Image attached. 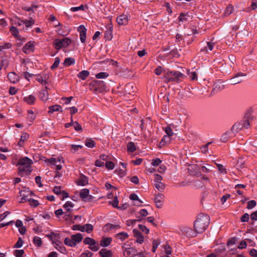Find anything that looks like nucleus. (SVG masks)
Masks as SVG:
<instances>
[{
  "label": "nucleus",
  "mask_w": 257,
  "mask_h": 257,
  "mask_svg": "<svg viewBox=\"0 0 257 257\" xmlns=\"http://www.w3.org/2000/svg\"><path fill=\"white\" fill-rule=\"evenodd\" d=\"M80 196L85 201L92 199V196L89 195V191L87 189H82L80 192Z\"/></svg>",
  "instance_id": "nucleus-10"
},
{
  "label": "nucleus",
  "mask_w": 257,
  "mask_h": 257,
  "mask_svg": "<svg viewBox=\"0 0 257 257\" xmlns=\"http://www.w3.org/2000/svg\"><path fill=\"white\" fill-rule=\"evenodd\" d=\"M189 17L187 14H181L179 17V20L180 22H184L186 21Z\"/></svg>",
  "instance_id": "nucleus-48"
},
{
  "label": "nucleus",
  "mask_w": 257,
  "mask_h": 257,
  "mask_svg": "<svg viewBox=\"0 0 257 257\" xmlns=\"http://www.w3.org/2000/svg\"><path fill=\"white\" fill-rule=\"evenodd\" d=\"M130 198L131 200L135 201V202L134 203V204L135 205L140 206L142 203V202L139 199L138 195L135 194H131L130 196Z\"/></svg>",
  "instance_id": "nucleus-26"
},
{
  "label": "nucleus",
  "mask_w": 257,
  "mask_h": 257,
  "mask_svg": "<svg viewBox=\"0 0 257 257\" xmlns=\"http://www.w3.org/2000/svg\"><path fill=\"white\" fill-rule=\"evenodd\" d=\"M165 196L161 193L156 194L154 198V202L158 208H161L164 201Z\"/></svg>",
  "instance_id": "nucleus-8"
},
{
  "label": "nucleus",
  "mask_w": 257,
  "mask_h": 257,
  "mask_svg": "<svg viewBox=\"0 0 257 257\" xmlns=\"http://www.w3.org/2000/svg\"><path fill=\"white\" fill-rule=\"evenodd\" d=\"M137 221H141V219L128 220L126 221V224L127 226H131L135 224Z\"/></svg>",
  "instance_id": "nucleus-62"
},
{
  "label": "nucleus",
  "mask_w": 257,
  "mask_h": 257,
  "mask_svg": "<svg viewBox=\"0 0 257 257\" xmlns=\"http://www.w3.org/2000/svg\"><path fill=\"white\" fill-rule=\"evenodd\" d=\"M35 20L33 18H31L29 20H24V25L25 26L26 30L31 28L34 24Z\"/></svg>",
  "instance_id": "nucleus-29"
},
{
  "label": "nucleus",
  "mask_w": 257,
  "mask_h": 257,
  "mask_svg": "<svg viewBox=\"0 0 257 257\" xmlns=\"http://www.w3.org/2000/svg\"><path fill=\"white\" fill-rule=\"evenodd\" d=\"M116 21L119 25H126L128 22V17L127 15L122 14L117 18Z\"/></svg>",
  "instance_id": "nucleus-11"
},
{
  "label": "nucleus",
  "mask_w": 257,
  "mask_h": 257,
  "mask_svg": "<svg viewBox=\"0 0 257 257\" xmlns=\"http://www.w3.org/2000/svg\"><path fill=\"white\" fill-rule=\"evenodd\" d=\"M73 229L75 230H79L82 232L84 231V225H74L73 226Z\"/></svg>",
  "instance_id": "nucleus-58"
},
{
  "label": "nucleus",
  "mask_w": 257,
  "mask_h": 257,
  "mask_svg": "<svg viewBox=\"0 0 257 257\" xmlns=\"http://www.w3.org/2000/svg\"><path fill=\"white\" fill-rule=\"evenodd\" d=\"M75 63V59L71 57H68L65 59L64 62V65L65 66H69Z\"/></svg>",
  "instance_id": "nucleus-34"
},
{
  "label": "nucleus",
  "mask_w": 257,
  "mask_h": 257,
  "mask_svg": "<svg viewBox=\"0 0 257 257\" xmlns=\"http://www.w3.org/2000/svg\"><path fill=\"white\" fill-rule=\"evenodd\" d=\"M24 253L25 252L23 249H17L15 250L14 255L16 257H23Z\"/></svg>",
  "instance_id": "nucleus-46"
},
{
  "label": "nucleus",
  "mask_w": 257,
  "mask_h": 257,
  "mask_svg": "<svg viewBox=\"0 0 257 257\" xmlns=\"http://www.w3.org/2000/svg\"><path fill=\"white\" fill-rule=\"evenodd\" d=\"M71 238L73 239V240L74 241V243H76V244L77 243L80 242L81 241V240L83 238V236L81 233H76L74 235H72Z\"/></svg>",
  "instance_id": "nucleus-27"
},
{
  "label": "nucleus",
  "mask_w": 257,
  "mask_h": 257,
  "mask_svg": "<svg viewBox=\"0 0 257 257\" xmlns=\"http://www.w3.org/2000/svg\"><path fill=\"white\" fill-rule=\"evenodd\" d=\"M101 257H112L113 252L111 250L106 248H102L99 252Z\"/></svg>",
  "instance_id": "nucleus-15"
},
{
  "label": "nucleus",
  "mask_w": 257,
  "mask_h": 257,
  "mask_svg": "<svg viewBox=\"0 0 257 257\" xmlns=\"http://www.w3.org/2000/svg\"><path fill=\"white\" fill-rule=\"evenodd\" d=\"M74 207L73 203L71 201H67L63 205L64 208L68 211H70L72 210Z\"/></svg>",
  "instance_id": "nucleus-32"
},
{
  "label": "nucleus",
  "mask_w": 257,
  "mask_h": 257,
  "mask_svg": "<svg viewBox=\"0 0 257 257\" xmlns=\"http://www.w3.org/2000/svg\"><path fill=\"white\" fill-rule=\"evenodd\" d=\"M19 194L20 196L22 197V198L20 201V203H21L28 201L30 199L29 198V196L33 195V193L29 189H25L23 190H21L20 191Z\"/></svg>",
  "instance_id": "nucleus-5"
},
{
  "label": "nucleus",
  "mask_w": 257,
  "mask_h": 257,
  "mask_svg": "<svg viewBox=\"0 0 257 257\" xmlns=\"http://www.w3.org/2000/svg\"><path fill=\"white\" fill-rule=\"evenodd\" d=\"M35 43L34 41H29L27 43L23 48V52L25 54H30L33 52L35 50Z\"/></svg>",
  "instance_id": "nucleus-7"
},
{
  "label": "nucleus",
  "mask_w": 257,
  "mask_h": 257,
  "mask_svg": "<svg viewBox=\"0 0 257 257\" xmlns=\"http://www.w3.org/2000/svg\"><path fill=\"white\" fill-rule=\"evenodd\" d=\"M28 201L29 202L30 205L33 207H36L39 204L37 200L33 199L30 198Z\"/></svg>",
  "instance_id": "nucleus-57"
},
{
  "label": "nucleus",
  "mask_w": 257,
  "mask_h": 257,
  "mask_svg": "<svg viewBox=\"0 0 257 257\" xmlns=\"http://www.w3.org/2000/svg\"><path fill=\"white\" fill-rule=\"evenodd\" d=\"M211 142L207 143L206 145L202 146L201 148V151L203 153H206L208 150V146L211 144Z\"/></svg>",
  "instance_id": "nucleus-53"
},
{
  "label": "nucleus",
  "mask_w": 257,
  "mask_h": 257,
  "mask_svg": "<svg viewBox=\"0 0 257 257\" xmlns=\"http://www.w3.org/2000/svg\"><path fill=\"white\" fill-rule=\"evenodd\" d=\"M196 69L194 68L192 69L191 70L188 71L187 74L189 78L192 80H197V72L196 71Z\"/></svg>",
  "instance_id": "nucleus-18"
},
{
  "label": "nucleus",
  "mask_w": 257,
  "mask_h": 257,
  "mask_svg": "<svg viewBox=\"0 0 257 257\" xmlns=\"http://www.w3.org/2000/svg\"><path fill=\"white\" fill-rule=\"evenodd\" d=\"M8 78L13 83L17 82L19 80V76L14 72H10L8 75Z\"/></svg>",
  "instance_id": "nucleus-17"
},
{
  "label": "nucleus",
  "mask_w": 257,
  "mask_h": 257,
  "mask_svg": "<svg viewBox=\"0 0 257 257\" xmlns=\"http://www.w3.org/2000/svg\"><path fill=\"white\" fill-rule=\"evenodd\" d=\"M33 243L36 246L40 247L42 244V241L40 237L36 236L33 238Z\"/></svg>",
  "instance_id": "nucleus-33"
},
{
  "label": "nucleus",
  "mask_w": 257,
  "mask_h": 257,
  "mask_svg": "<svg viewBox=\"0 0 257 257\" xmlns=\"http://www.w3.org/2000/svg\"><path fill=\"white\" fill-rule=\"evenodd\" d=\"M233 11V8L231 5L228 6L225 10V14L226 16L231 14Z\"/></svg>",
  "instance_id": "nucleus-45"
},
{
  "label": "nucleus",
  "mask_w": 257,
  "mask_h": 257,
  "mask_svg": "<svg viewBox=\"0 0 257 257\" xmlns=\"http://www.w3.org/2000/svg\"><path fill=\"white\" fill-rule=\"evenodd\" d=\"M80 10H84V6L82 5L79 7H72L70 9V11L73 12H75Z\"/></svg>",
  "instance_id": "nucleus-64"
},
{
  "label": "nucleus",
  "mask_w": 257,
  "mask_h": 257,
  "mask_svg": "<svg viewBox=\"0 0 257 257\" xmlns=\"http://www.w3.org/2000/svg\"><path fill=\"white\" fill-rule=\"evenodd\" d=\"M89 75V72L87 70H83L77 74V77L82 80H85Z\"/></svg>",
  "instance_id": "nucleus-28"
},
{
  "label": "nucleus",
  "mask_w": 257,
  "mask_h": 257,
  "mask_svg": "<svg viewBox=\"0 0 257 257\" xmlns=\"http://www.w3.org/2000/svg\"><path fill=\"white\" fill-rule=\"evenodd\" d=\"M112 239L110 237L103 238L100 242V245L102 247L108 246L111 243Z\"/></svg>",
  "instance_id": "nucleus-24"
},
{
  "label": "nucleus",
  "mask_w": 257,
  "mask_h": 257,
  "mask_svg": "<svg viewBox=\"0 0 257 257\" xmlns=\"http://www.w3.org/2000/svg\"><path fill=\"white\" fill-rule=\"evenodd\" d=\"M71 43V40L68 38H65L62 40L56 39L53 42V45L55 48L57 50H59L62 47H68Z\"/></svg>",
  "instance_id": "nucleus-3"
},
{
  "label": "nucleus",
  "mask_w": 257,
  "mask_h": 257,
  "mask_svg": "<svg viewBox=\"0 0 257 257\" xmlns=\"http://www.w3.org/2000/svg\"><path fill=\"white\" fill-rule=\"evenodd\" d=\"M88 183V179L87 177L84 176H81L78 181L77 182V184L79 186H85Z\"/></svg>",
  "instance_id": "nucleus-25"
},
{
  "label": "nucleus",
  "mask_w": 257,
  "mask_h": 257,
  "mask_svg": "<svg viewBox=\"0 0 257 257\" xmlns=\"http://www.w3.org/2000/svg\"><path fill=\"white\" fill-rule=\"evenodd\" d=\"M46 236L52 241L54 245H59L61 244V242L60 241V236L58 233L51 232L50 234H46Z\"/></svg>",
  "instance_id": "nucleus-6"
},
{
  "label": "nucleus",
  "mask_w": 257,
  "mask_h": 257,
  "mask_svg": "<svg viewBox=\"0 0 257 257\" xmlns=\"http://www.w3.org/2000/svg\"><path fill=\"white\" fill-rule=\"evenodd\" d=\"M162 162V161L159 158H156L152 161L151 164L154 167L159 166Z\"/></svg>",
  "instance_id": "nucleus-50"
},
{
  "label": "nucleus",
  "mask_w": 257,
  "mask_h": 257,
  "mask_svg": "<svg viewBox=\"0 0 257 257\" xmlns=\"http://www.w3.org/2000/svg\"><path fill=\"white\" fill-rule=\"evenodd\" d=\"M95 241V240L90 238V237H86L84 240H83V242L85 244H88V245H93V243L94 244V242Z\"/></svg>",
  "instance_id": "nucleus-47"
},
{
  "label": "nucleus",
  "mask_w": 257,
  "mask_h": 257,
  "mask_svg": "<svg viewBox=\"0 0 257 257\" xmlns=\"http://www.w3.org/2000/svg\"><path fill=\"white\" fill-rule=\"evenodd\" d=\"M244 76H245V74L241 73H238L236 74L234 77L229 80V83L232 85H235L236 84L239 83L242 81V79L239 78V77Z\"/></svg>",
  "instance_id": "nucleus-13"
},
{
  "label": "nucleus",
  "mask_w": 257,
  "mask_h": 257,
  "mask_svg": "<svg viewBox=\"0 0 257 257\" xmlns=\"http://www.w3.org/2000/svg\"><path fill=\"white\" fill-rule=\"evenodd\" d=\"M216 166L219 172L223 174H225L227 173V171L226 168L221 164H216Z\"/></svg>",
  "instance_id": "nucleus-42"
},
{
  "label": "nucleus",
  "mask_w": 257,
  "mask_h": 257,
  "mask_svg": "<svg viewBox=\"0 0 257 257\" xmlns=\"http://www.w3.org/2000/svg\"><path fill=\"white\" fill-rule=\"evenodd\" d=\"M64 243L65 245L71 247H75L76 246V243H74V241L71 237V238L68 237L65 238L64 239Z\"/></svg>",
  "instance_id": "nucleus-30"
},
{
  "label": "nucleus",
  "mask_w": 257,
  "mask_h": 257,
  "mask_svg": "<svg viewBox=\"0 0 257 257\" xmlns=\"http://www.w3.org/2000/svg\"><path fill=\"white\" fill-rule=\"evenodd\" d=\"M242 129L241 124L239 122H236L232 126V128L230 131V133L234 136L236 133Z\"/></svg>",
  "instance_id": "nucleus-14"
},
{
  "label": "nucleus",
  "mask_w": 257,
  "mask_h": 257,
  "mask_svg": "<svg viewBox=\"0 0 257 257\" xmlns=\"http://www.w3.org/2000/svg\"><path fill=\"white\" fill-rule=\"evenodd\" d=\"M256 204V203L255 200L249 201L247 202V208L249 209H252L255 206Z\"/></svg>",
  "instance_id": "nucleus-59"
},
{
  "label": "nucleus",
  "mask_w": 257,
  "mask_h": 257,
  "mask_svg": "<svg viewBox=\"0 0 257 257\" xmlns=\"http://www.w3.org/2000/svg\"><path fill=\"white\" fill-rule=\"evenodd\" d=\"M241 124V128H248L250 123L248 120H243L239 122Z\"/></svg>",
  "instance_id": "nucleus-43"
},
{
  "label": "nucleus",
  "mask_w": 257,
  "mask_h": 257,
  "mask_svg": "<svg viewBox=\"0 0 257 257\" xmlns=\"http://www.w3.org/2000/svg\"><path fill=\"white\" fill-rule=\"evenodd\" d=\"M132 252H134V249L132 248H128L125 250L124 254L126 256V257H132L134 254H131Z\"/></svg>",
  "instance_id": "nucleus-49"
},
{
  "label": "nucleus",
  "mask_w": 257,
  "mask_h": 257,
  "mask_svg": "<svg viewBox=\"0 0 257 257\" xmlns=\"http://www.w3.org/2000/svg\"><path fill=\"white\" fill-rule=\"evenodd\" d=\"M48 92L46 90H42L39 92V98L44 101H46L48 99Z\"/></svg>",
  "instance_id": "nucleus-19"
},
{
  "label": "nucleus",
  "mask_w": 257,
  "mask_h": 257,
  "mask_svg": "<svg viewBox=\"0 0 257 257\" xmlns=\"http://www.w3.org/2000/svg\"><path fill=\"white\" fill-rule=\"evenodd\" d=\"M23 244V240L21 237H19L16 243L14 245L15 248H20L22 246Z\"/></svg>",
  "instance_id": "nucleus-60"
},
{
  "label": "nucleus",
  "mask_w": 257,
  "mask_h": 257,
  "mask_svg": "<svg viewBox=\"0 0 257 257\" xmlns=\"http://www.w3.org/2000/svg\"><path fill=\"white\" fill-rule=\"evenodd\" d=\"M54 247L59 251H60L61 252L64 253L66 249L64 247V246L63 245L62 243L61 242V244L59 245H54Z\"/></svg>",
  "instance_id": "nucleus-61"
},
{
  "label": "nucleus",
  "mask_w": 257,
  "mask_h": 257,
  "mask_svg": "<svg viewBox=\"0 0 257 257\" xmlns=\"http://www.w3.org/2000/svg\"><path fill=\"white\" fill-rule=\"evenodd\" d=\"M71 151L72 153H75L76 151H78L79 149H81L83 146L81 145H72L71 146Z\"/></svg>",
  "instance_id": "nucleus-52"
},
{
  "label": "nucleus",
  "mask_w": 257,
  "mask_h": 257,
  "mask_svg": "<svg viewBox=\"0 0 257 257\" xmlns=\"http://www.w3.org/2000/svg\"><path fill=\"white\" fill-rule=\"evenodd\" d=\"M128 237V235L126 232H121L115 234V238L121 241L125 240Z\"/></svg>",
  "instance_id": "nucleus-20"
},
{
  "label": "nucleus",
  "mask_w": 257,
  "mask_h": 257,
  "mask_svg": "<svg viewBox=\"0 0 257 257\" xmlns=\"http://www.w3.org/2000/svg\"><path fill=\"white\" fill-rule=\"evenodd\" d=\"M105 167L108 170H113L114 168V164L111 161H108L105 163Z\"/></svg>",
  "instance_id": "nucleus-56"
},
{
  "label": "nucleus",
  "mask_w": 257,
  "mask_h": 257,
  "mask_svg": "<svg viewBox=\"0 0 257 257\" xmlns=\"http://www.w3.org/2000/svg\"><path fill=\"white\" fill-rule=\"evenodd\" d=\"M148 214V211L145 209H141L139 212H138L137 214V217L138 219H141V216L143 217L147 216Z\"/></svg>",
  "instance_id": "nucleus-35"
},
{
  "label": "nucleus",
  "mask_w": 257,
  "mask_h": 257,
  "mask_svg": "<svg viewBox=\"0 0 257 257\" xmlns=\"http://www.w3.org/2000/svg\"><path fill=\"white\" fill-rule=\"evenodd\" d=\"M49 76L47 74H43L37 75L36 80L38 82L42 84H46L47 80L48 79Z\"/></svg>",
  "instance_id": "nucleus-16"
},
{
  "label": "nucleus",
  "mask_w": 257,
  "mask_h": 257,
  "mask_svg": "<svg viewBox=\"0 0 257 257\" xmlns=\"http://www.w3.org/2000/svg\"><path fill=\"white\" fill-rule=\"evenodd\" d=\"M28 118L30 119V121H33L35 118V115L34 113V112L32 110H28Z\"/></svg>",
  "instance_id": "nucleus-54"
},
{
  "label": "nucleus",
  "mask_w": 257,
  "mask_h": 257,
  "mask_svg": "<svg viewBox=\"0 0 257 257\" xmlns=\"http://www.w3.org/2000/svg\"><path fill=\"white\" fill-rule=\"evenodd\" d=\"M233 137L234 136L232 135L231 133H230V131H228L222 135L220 138V140L221 142L225 143L228 141L230 138Z\"/></svg>",
  "instance_id": "nucleus-21"
},
{
  "label": "nucleus",
  "mask_w": 257,
  "mask_h": 257,
  "mask_svg": "<svg viewBox=\"0 0 257 257\" xmlns=\"http://www.w3.org/2000/svg\"><path fill=\"white\" fill-rule=\"evenodd\" d=\"M61 109V106L59 105H54L52 106H50L49 107V113H52L55 111H57L60 110Z\"/></svg>",
  "instance_id": "nucleus-31"
},
{
  "label": "nucleus",
  "mask_w": 257,
  "mask_h": 257,
  "mask_svg": "<svg viewBox=\"0 0 257 257\" xmlns=\"http://www.w3.org/2000/svg\"><path fill=\"white\" fill-rule=\"evenodd\" d=\"M78 31L80 34V39L82 43H85L86 29L84 25H80L78 27Z\"/></svg>",
  "instance_id": "nucleus-9"
},
{
  "label": "nucleus",
  "mask_w": 257,
  "mask_h": 257,
  "mask_svg": "<svg viewBox=\"0 0 257 257\" xmlns=\"http://www.w3.org/2000/svg\"><path fill=\"white\" fill-rule=\"evenodd\" d=\"M85 145L88 148H92L95 147V142L91 139H87L85 141Z\"/></svg>",
  "instance_id": "nucleus-38"
},
{
  "label": "nucleus",
  "mask_w": 257,
  "mask_h": 257,
  "mask_svg": "<svg viewBox=\"0 0 257 257\" xmlns=\"http://www.w3.org/2000/svg\"><path fill=\"white\" fill-rule=\"evenodd\" d=\"M45 162L48 164L55 166L56 169L57 171H59L62 169V164L64 163V160L61 157L57 158H51L49 159H46Z\"/></svg>",
  "instance_id": "nucleus-4"
},
{
  "label": "nucleus",
  "mask_w": 257,
  "mask_h": 257,
  "mask_svg": "<svg viewBox=\"0 0 257 257\" xmlns=\"http://www.w3.org/2000/svg\"><path fill=\"white\" fill-rule=\"evenodd\" d=\"M23 99L24 101L28 104H32L35 102L36 100V97L33 95H30L24 97Z\"/></svg>",
  "instance_id": "nucleus-22"
},
{
  "label": "nucleus",
  "mask_w": 257,
  "mask_h": 257,
  "mask_svg": "<svg viewBox=\"0 0 257 257\" xmlns=\"http://www.w3.org/2000/svg\"><path fill=\"white\" fill-rule=\"evenodd\" d=\"M33 161L27 157H21L18 161L17 165L19 166L20 175L30 174L32 172L31 165Z\"/></svg>",
  "instance_id": "nucleus-1"
},
{
  "label": "nucleus",
  "mask_w": 257,
  "mask_h": 257,
  "mask_svg": "<svg viewBox=\"0 0 257 257\" xmlns=\"http://www.w3.org/2000/svg\"><path fill=\"white\" fill-rule=\"evenodd\" d=\"M89 248L93 251H96L99 249V245L96 243V241H95L94 242V244L93 243V245H89Z\"/></svg>",
  "instance_id": "nucleus-55"
},
{
  "label": "nucleus",
  "mask_w": 257,
  "mask_h": 257,
  "mask_svg": "<svg viewBox=\"0 0 257 257\" xmlns=\"http://www.w3.org/2000/svg\"><path fill=\"white\" fill-rule=\"evenodd\" d=\"M60 60L58 57H56L55 59V61L53 65L51 66L52 69L56 68L60 64Z\"/></svg>",
  "instance_id": "nucleus-51"
},
{
  "label": "nucleus",
  "mask_w": 257,
  "mask_h": 257,
  "mask_svg": "<svg viewBox=\"0 0 257 257\" xmlns=\"http://www.w3.org/2000/svg\"><path fill=\"white\" fill-rule=\"evenodd\" d=\"M109 76V74L107 72H102L97 74L95 77L97 79H104L107 78Z\"/></svg>",
  "instance_id": "nucleus-37"
},
{
  "label": "nucleus",
  "mask_w": 257,
  "mask_h": 257,
  "mask_svg": "<svg viewBox=\"0 0 257 257\" xmlns=\"http://www.w3.org/2000/svg\"><path fill=\"white\" fill-rule=\"evenodd\" d=\"M155 186L156 189H157L159 191L162 192L165 189V185L161 182H156L155 183Z\"/></svg>",
  "instance_id": "nucleus-36"
},
{
  "label": "nucleus",
  "mask_w": 257,
  "mask_h": 257,
  "mask_svg": "<svg viewBox=\"0 0 257 257\" xmlns=\"http://www.w3.org/2000/svg\"><path fill=\"white\" fill-rule=\"evenodd\" d=\"M84 231L87 233H90L93 230V226L91 224H86L84 225Z\"/></svg>",
  "instance_id": "nucleus-44"
},
{
  "label": "nucleus",
  "mask_w": 257,
  "mask_h": 257,
  "mask_svg": "<svg viewBox=\"0 0 257 257\" xmlns=\"http://www.w3.org/2000/svg\"><path fill=\"white\" fill-rule=\"evenodd\" d=\"M224 88V85L219 80H217L213 84V90H214L219 91V90H221L223 89Z\"/></svg>",
  "instance_id": "nucleus-23"
},
{
  "label": "nucleus",
  "mask_w": 257,
  "mask_h": 257,
  "mask_svg": "<svg viewBox=\"0 0 257 257\" xmlns=\"http://www.w3.org/2000/svg\"><path fill=\"white\" fill-rule=\"evenodd\" d=\"M209 216L206 214H200L194 223V229L196 232H203L209 223Z\"/></svg>",
  "instance_id": "nucleus-2"
},
{
  "label": "nucleus",
  "mask_w": 257,
  "mask_h": 257,
  "mask_svg": "<svg viewBox=\"0 0 257 257\" xmlns=\"http://www.w3.org/2000/svg\"><path fill=\"white\" fill-rule=\"evenodd\" d=\"M10 32L11 34L18 40V41H25V39L21 37L19 35V32L17 28H16L15 27H11L10 29Z\"/></svg>",
  "instance_id": "nucleus-12"
},
{
  "label": "nucleus",
  "mask_w": 257,
  "mask_h": 257,
  "mask_svg": "<svg viewBox=\"0 0 257 257\" xmlns=\"http://www.w3.org/2000/svg\"><path fill=\"white\" fill-rule=\"evenodd\" d=\"M164 131L167 134V136L169 137L170 138L173 136L174 133L170 126H166L164 129Z\"/></svg>",
  "instance_id": "nucleus-41"
},
{
  "label": "nucleus",
  "mask_w": 257,
  "mask_h": 257,
  "mask_svg": "<svg viewBox=\"0 0 257 257\" xmlns=\"http://www.w3.org/2000/svg\"><path fill=\"white\" fill-rule=\"evenodd\" d=\"M161 242L159 240H154L153 242V248H152V251L153 252H155L156 250V249L159 246V245L160 244Z\"/></svg>",
  "instance_id": "nucleus-40"
},
{
  "label": "nucleus",
  "mask_w": 257,
  "mask_h": 257,
  "mask_svg": "<svg viewBox=\"0 0 257 257\" xmlns=\"http://www.w3.org/2000/svg\"><path fill=\"white\" fill-rule=\"evenodd\" d=\"M73 126L76 131H81L82 130L81 126L77 121H74V122H73Z\"/></svg>",
  "instance_id": "nucleus-63"
},
{
  "label": "nucleus",
  "mask_w": 257,
  "mask_h": 257,
  "mask_svg": "<svg viewBox=\"0 0 257 257\" xmlns=\"http://www.w3.org/2000/svg\"><path fill=\"white\" fill-rule=\"evenodd\" d=\"M127 149L128 151L133 152L136 150V147L134 143L130 142L127 145Z\"/></svg>",
  "instance_id": "nucleus-39"
}]
</instances>
